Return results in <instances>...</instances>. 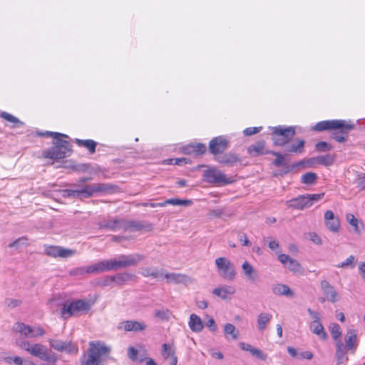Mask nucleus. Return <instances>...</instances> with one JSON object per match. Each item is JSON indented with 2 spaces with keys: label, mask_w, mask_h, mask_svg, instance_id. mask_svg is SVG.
Masks as SVG:
<instances>
[{
  "label": "nucleus",
  "mask_w": 365,
  "mask_h": 365,
  "mask_svg": "<svg viewBox=\"0 0 365 365\" xmlns=\"http://www.w3.org/2000/svg\"><path fill=\"white\" fill-rule=\"evenodd\" d=\"M108 185L103 183H95L86 185L76 190H63L62 196L64 197H76L79 199L88 198L96 193L103 192L108 190Z\"/></svg>",
  "instance_id": "1"
},
{
  "label": "nucleus",
  "mask_w": 365,
  "mask_h": 365,
  "mask_svg": "<svg viewBox=\"0 0 365 365\" xmlns=\"http://www.w3.org/2000/svg\"><path fill=\"white\" fill-rule=\"evenodd\" d=\"M88 356L82 360V365H101V358L109 354L110 349L100 342H90Z\"/></svg>",
  "instance_id": "2"
},
{
  "label": "nucleus",
  "mask_w": 365,
  "mask_h": 365,
  "mask_svg": "<svg viewBox=\"0 0 365 365\" xmlns=\"http://www.w3.org/2000/svg\"><path fill=\"white\" fill-rule=\"evenodd\" d=\"M202 178L206 182L217 186L230 185L235 181L232 177H227L216 167H211L204 170Z\"/></svg>",
  "instance_id": "3"
},
{
  "label": "nucleus",
  "mask_w": 365,
  "mask_h": 365,
  "mask_svg": "<svg viewBox=\"0 0 365 365\" xmlns=\"http://www.w3.org/2000/svg\"><path fill=\"white\" fill-rule=\"evenodd\" d=\"M324 193H319L299 195L297 197L287 200L286 205L289 208L302 210L310 207L314 202L320 200L324 197Z\"/></svg>",
  "instance_id": "4"
},
{
  "label": "nucleus",
  "mask_w": 365,
  "mask_h": 365,
  "mask_svg": "<svg viewBox=\"0 0 365 365\" xmlns=\"http://www.w3.org/2000/svg\"><path fill=\"white\" fill-rule=\"evenodd\" d=\"M20 347L41 360L51 363H55L57 360L56 355L50 354L47 349L41 344H30L28 341H24L20 344Z\"/></svg>",
  "instance_id": "5"
},
{
  "label": "nucleus",
  "mask_w": 365,
  "mask_h": 365,
  "mask_svg": "<svg viewBox=\"0 0 365 365\" xmlns=\"http://www.w3.org/2000/svg\"><path fill=\"white\" fill-rule=\"evenodd\" d=\"M91 307V304L84 299H77L70 302L68 304H64L61 308V316L64 319L72 316L78 315L83 312H87Z\"/></svg>",
  "instance_id": "6"
},
{
  "label": "nucleus",
  "mask_w": 365,
  "mask_h": 365,
  "mask_svg": "<svg viewBox=\"0 0 365 365\" xmlns=\"http://www.w3.org/2000/svg\"><path fill=\"white\" fill-rule=\"evenodd\" d=\"M272 139L275 145L284 146L290 143L296 132L294 127L277 126L272 128Z\"/></svg>",
  "instance_id": "7"
},
{
  "label": "nucleus",
  "mask_w": 365,
  "mask_h": 365,
  "mask_svg": "<svg viewBox=\"0 0 365 365\" xmlns=\"http://www.w3.org/2000/svg\"><path fill=\"white\" fill-rule=\"evenodd\" d=\"M53 144L52 148L43 151L44 158L54 160L62 159L66 156L68 153L71 152L69 143L66 140L56 139Z\"/></svg>",
  "instance_id": "8"
},
{
  "label": "nucleus",
  "mask_w": 365,
  "mask_h": 365,
  "mask_svg": "<svg viewBox=\"0 0 365 365\" xmlns=\"http://www.w3.org/2000/svg\"><path fill=\"white\" fill-rule=\"evenodd\" d=\"M140 254L121 255L118 257L111 258L113 270L136 266L144 259Z\"/></svg>",
  "instance_id": "9"
},
{
  "label": "nucleus",
  "mask_w": 365,
  "mask_h": 365,
  "mask_svg": "<svg viewBox=\"0 0 365 365\" xmlns=\"http://www.w3.org/2000/svg\"><path fill=\"white\" fill-rule=\"evenodd\" d=\"M354 128V125L346 123L344 120H324L317 123L314 127L313 130L318 132H322L327 130L341 129L342 132L346 133Z\"/></svg>",
  "instance_id": "10"
},
{
  "label": "nucleus",
  "mask_w": 365,
  "mask_h": 365,
  "mask_svg": "<svg viewBox=\"0 0 365 365\" xmlns=\"http://www.w3.org/2000/svg\"><path fill=\"white\" fill-rule=\"evenodd\" d=\"M216 267L222 277L228 281H232L236 274L234 264L225 257H218L215 259Z\"/></svg>",
  "instance_id": "11"
},
{
  "label": "nucleus",
  "mask_w": 365,
  "mask_h": 365,
  "mask_svg": "<svg viewBox=\"0 0 365 365\" xmlns=\"http://www.w3.org/2000/svg\"><path fill=\"white\" fill-rule=\"evenodd\" d=\"M14 329L16 331L20 332L21 334L24 336L28 338H34L38 336H43L45 334L43 329L41 327H31L21 322H17L15 324Z\"/></svg>",
  "instance_id": "12"
},
{
  "label": "nucleus",
  "mask_w": 365,
  "mask_h": 365,
  "mask_svg": "<svg viewBox=\"0 0 365 365\" xmlns=\"http://www.w3.org/2000/svg\"><path fill=\"white\" fill-rule=\"evenodd\" d=\"M44 251L46 255L49 257L61 258H68L76 253L74 250L64 248L61 246H47Z\"/></svg>",
  "instance_id": "13"
},
{
  "label": "nucleus",
  "mask_w": 365,
  "mask_h": 365,
  "mask_svg": "<svg viewBox=\"0 0 365 365\" xmlns=\"http://www.w3.org/2000/svg\"><path fill=\"white\" fill-rule=\"evenodd\" d=\"M320 288L324 296L331 303H335L339 299V296L334 286H332L327 280L324 279L320 282Z\"/></svg>",
  "instance_id": "14"
},
{
  "label": "nucleus",
  "mask_w": 365,
  "mask_h": 365,
  "mask_svg": "<svg viewBox=\"0 0 365 365\" xmlns=\"http://www.w3.org/2000/svg\"><path fill=\"white\" fill-rule=\"evenodd\" d=\"M227 148L228 141L222 136L214 138L209 144L210 152L215 155L224 152Z\"/></svg>",
  "instance_id": "15"
},
{
  "label": "nucleus",
  "mask_w": 365,
  "mask_h": 365,
  "mask_svg": "<svg viewBox=\"0 0 365 365\" xmlns=\"http://www.w3.org/2000/svg\"><path fill=\"white\" fill-rule=\"evenodd\" d=\"M278 259L292 272L302 273L303 272V269L299 262L291 258L288 255L281 254L278 256Z\"/></svg>",
  "instance_id": "16"
},
{
  "label": "nucleus",
  "mask_w": 365,
  "mask_h": 365,
  "mask_svg": "<svg viewBox=\"0 0 365 365\" xmlns=\"http://www.w3.org/2000/svg\"><path fill=\"white\" fill-rule=\"evenodd\" d=\"M124 219L114 218L107 221L100 222L98 226L100 229H106L110 231H124Z\"/></svg>",
  "instance_id": "17"
},
{
  "label": "nucleus",
  "mask_w": 365,
  "mask_h": 365,
  "mask_svg": "<svg viewBox=\"0 0 365 365\" xmlns=\"http://www.w3.org/2000/svg\"><path fill=\"white\" fill-rule=\"evenodd\" d=\"M346 349L354 354L358 346L357 331L355 329H348L345 335Z\"/></svg>",
  "instance_id": "18"
},
{
  "label": "nucleus",
  "mask_w": 365,
  "mask_h": 365,
  "mask_svg": "<svg viewBox=\"0 0 365 365\" xmlns=\"http://www.w3.org/2000/svg\"><path fill=\"white\" fill-rule=\"evenodd\" d=\"M165 279H167L168 283L174 284H189L192 282V279L181 273H166L163 274Z\"/></svg>",
  "instance_id": "19"
},
{
  "label": "nucleus",
  "mask_w": 365,
  "mask_h": 365,
  "mask_svg": "<svg viewBox=\"0 0 365 365\" xmlns=\"http://www.w3.org/2000/svg\"><path fill=\"white\" fill-rule=\"evenodd\" d=\"M92 274L113 270L111 259H104L91 264Z\"/></svg>",
  "instance_id": "20"
},
{
  "label": "nucleus",
  "mask_w": 365,
  "mask_h": 365,
  "mask_svg": "<svg viewBox=\"0 0 365 365\" xmlns=\"http://www.w3.org/2000/svg\"><path fill=\"white\" fill-rule=\"evenodd\" d=\"M215 160L223 165L232 167L240 162V158L235 154L227 153L215 157Z\"/></svg>",
  "instance_id": "21"
},
{
  "label": "nucleus",
  "mask_w": 365,
  "mask_h": 365,
  "mask_svg": "<svg viewBox=\"0 0 365 365\" xmlns=\"http://www.w3.org/2000/svg\"><path fill=\"white\" fill-rule=\"evenodd\" d=\"M120 324V327H123V329L126 331L138 332L146 329V325L143 322L127 320L123 322Z\"/></svg>",
  "instance_id": "22"
},
{
  "label": "nucleus",
  "mask_w": 365,
  "mask_h": 365,
  "mask_svg": "<svg viewBox=\"0 0 365 365\" xmlns=\"http://www.w3.org/2000/svg\"><path fill=\"white\" fill-rule=\"evenodd\" d=\"M346 349L341 341L339 340L336 342L335 357L337 364H346L349 361V357L346 355Z\"/></svg>",
  "instance_id": "23"
},
{
  "label": "nucleus",
  "mask_w": 365,
  "mask_h": 365,
  "mask_svg": "<svg viewBox=\"0 0 365 365\" xmlns=\"http://www.w3.org/2000/svg\"><path fill=\"white\" fill-rule=\"evenodd\" d=\"M272 291L274 294L279 296H285L287 297L294 296L293 291L287 285L281 283L273 284Z\"/></svg>",
  "instance_id": "24"
},
{
  "label": "nucleus",
  "mask_w": 365,
  "mask_h": 365,
  "mask_svg": "<svg viewBox=\"0 0 365 365\" xmlns=\"http://www.w3.org/2000/svg\"><path fill=\"white\" fill-rule=\"evenodd\" d=\"M235 288L232 286H225L222 287L215 288L212 290L213 294L219 297L222 299H227L229 296L232 295L235 293Z\"/></svg>",
  "instance_id": "25"
},
{
  "label": "nucleus",
  "mask_w": 365,
  "mask_h": 365,
  "mask_svg": "<svg viewBox=\"0 0 365 365\" xmlns=\"http://www.w3.org/2000/svg\"><path fill=\"white\" fill-rule=\"evenodd\" d=\"M239 346L242 350L249 351L252 356H255L262 361H265L267 359V355L265 354H264L261 350L252 346L251 344L240 342Z\"/></svg>",
  "instance_id": "26"
},
{
  "label": "nucleus",
  "mask_w": 365,
  "mask_h": 365,
  "mask_svg": "<svg viewBox=\"0 0 365 365\" xmlns=\"http://www.w3.org/2000/svg\"><path fill=\"white\" fill-rule=\"evenodd\" d=\"M266 153L276 156L275 160L273 161V165L274 166L287 167L288 161L289 160V155L287 154H282L280 153L272 150H267Z\"/></svg>",
  "instance_id": "27"
},
{
  "label": "nucleus",
  "mask_w": 365,
  "mask_h": 365,
  "mask_svg": "<svg viewBox=\"0 0 365 365\" xmlns=\"http://www.w3.org/2000/svg\"><path fill=\"white\" fill-rule=\"evenodd\" d=\"M188 324L190 329L194 332H200L204 327L200 317L195 314H190Z\"/></svg>",
  "instance_id": "28"
},
{
  "label": "nucleus",
  "mask_w": 365,
  "mask_h": 365,
  "mask_svg": "<svg viewBox=\"0 0 365 365\" xmlns=\"http://www.w3.org/2000/svg\"><path fill=\"white\" fill-rule=\"evenodd\" d=\"M242 268L247 279L255 282L258 279V274L257 271L248 262H245L242 265Z\"/></svg>",
  "instance_id": "29"
},
{
  "label": "nucleus",
  "mask_w": 365,
  "mask_h": 365,
  "mask_svg": "<svg viewBox=\"0 0 365 365\" xmlns=\"http://www.w3.org/2000/svg\"><path fill=\"white\" fill-rule=\"evenodd\" d=\"M265 143L264 141H258L255 144L251 145L249 146L247 151L248 153L253 155L257 156L263 154H267L266 151L264 152Z\"/></svg>",
  "instance_id": "30"
},
{
  "label": "nucleus",
  "mask_w": 365,
  "mask_h": 365,
  "mask_svg": "<svg viewBox=\"0 0 365 365\" xmlns=\"http://www.w3.org/2000/svg\"><path fill=\"white\" fill-rule=\"evenodd\" d=\"M75 143L80 147H85L87 148L91 154H93L96 152L97 143L93 140H81L76 138Z\"/></svg>",
  "instance_id": "31"
},
{
  "label": "nucleus",
  "mask_w": 365,
  "mask_h": 365,
  "mask_svg": "<svg viewBox=\"0 0 365 365\" xmlns=\"http://www.w3.org/2000/svg\"><path fill=\"white\" fill-rule=\"evenodd\" d=\"M305 142L304 140L296 139V143H289L286 146V151L289 153H301L303 151Z\"/></svg>",
  "instance_id": "32"
},
{
  "label": "nucleus",
  "mask_w": 365,
  "mask_h": 365,
  "mask_svg": "<svg viewBox=\"0 0 365 365\" xmlns=\"http://www.w3.org/2000/svg\"><path fill=\"white\" fill-rule=\"evenodd\" d=\"M192 204V201L191 200H181L178 198H171L165 200L163 202L160 203L161 206H165L167 205H173L176 206H190Z\"/></svg>",
  "instance_id": "33"
},
{
  "label": "nucleus",
  "mask_w": 365,
  "mask_h": 365,
  "mask_svg": "<svg viewBox=\"0 0 365 365\" xmlns=\"http://www.w3.org/2000/svg\"><path fill=\"white\" fill-rule=\"evenodd\" d=\"M310 329L312 331L322 339H327V334L324 331V327L321 322L311 323Z\"/></svg>",
  "instance_id": "34"
},
{
  "label": "nucleus",
  "mask_w": 365,
  "mask_h": 365,
  "mask_svg": "<svg viewBox=\"0 0 365 365\" xmlns=\"http://www.w3.org/2000/svg\"><path fill=\"white\" fill-rule=\"evenodd\" d=\"M60 352H66L69 354H76L78 352V346L71 341H62V349H58Z\"/></svg>",
  "instance_id": "35"
},
{
  "label": "nucleus",
  "mask_w": 365,
  "mask_h": 365,
  "mask_svg": "<svg viewBox=\"0 0 365 365\" xmlns=\"http://www.w3.org/2000/svg\"><path fill=\"white\" fill-rule=\"evenodd\" d=\"M85 274H92L91 265L75 267L69 271L70 276L81 277Z\"/></svg>",
  "instance_id": "36"
},
{
  "label": "nucleus",
  "mask_w": 365,
  "mask_h": 365,
  "mask_svg": "<svg viewBox=\"0 0 365 365\" xmlns=\"http://www.w3.org/2000/svg\"><path fill=\"white\" fill-rule=\"evenodd\" d=\"M123 227L124 231H135L143 230L145 227V225L140 222L134 220H127L124 219Z\"/></svg>",
  "instance_id": "37"
},
{
  "label": "nucleus",
  "mask_w": 365,
  "mask_h": 365,
  "mask_svg": "<svg viewBox=\"0 0 365 365\" xmlns=\"http://www.w3.org/2000/svg\"><path fill=\"white\" fill-rule=\"evenodd\" d=\"M272 314L269 313H260L257 317V327L262 331L265 329L266 324L272 319Z\"/></svg>",
  "instance_id": "38"
},
{
  "label": "nucleus",
  "mask_w": 365,
  "mask_h": 365,
  "mask_svg": "<svg viewBox=\"0 0 365 365\" xmlns=\"http://www.w3.org/2000/svg\"><path fill=\"white\" fill-rule=\"evenodd\" d=\"M335 158L334 155L328 154L326 155H319L315 157L313 160H317V163L320 165H323L324 166H329L332 165L334 162Z\"/></svg>",
  "instance_id": "39"
},
{
  "label": "nucleus",
  "mask_w": 365,
  "mask_h": 365,
  "mask_svg": "<svg viewBox=\"0 0 365 365\" xmlns=\"http://www.w3.org/2000/svg\"><path fill=\"white\" fill-rule=\"evenodd\" d=\"M113 277L114 282L117 285H123L132 279L133 274L130 273H119L113 275Z\"/></svg>",
  "instance_id": "40"
},
{
  "label": "nucleus",
  "mask_w": 365,
  "mask_h": 365,
  "mask_svg": "<svg viewBox=\"0 0 365 365\" xmlns=\"http://www.w3.org/2000/svg\"><path fill=\"white\" fill-rule=\"evenodd\" d=\"M224 332L227 335H230L231 338L236 340L239 338V331L230 323H227L224 326Z\"/></svg>",
  "instance_id": "41"
},
{
  "label": "nucleus",
  "mask_w": 365,
  "mask_h": 365,
  "mask_svg": "<svg viewBox=\"0 0 365 365\" xmlns=\"http://www.w3.org/2000/svg\"><path fill=\"white\" fill-rule=\"evenodd\" d=\"M0 116L4 118V120L13 123L12 127H19L22 125L24 123L19 120L16 117L12 115L11 114L6 113V112H2L0 115Z\"/></svg>",
  "instance_id": "42"
},
{
  "label": "nucleus",
  "mask_w": 365,
  "mask_h": 365,
  "mask_svg": "<svg viewBox=\"0 0 365 365\" xmlns=\"http://www.w3.org/2000/svg\"><path fill=\"white\" fill-rule=\"evenodd\" d=\"M346 219L349 222V223L354 227L355 232L359 234L361 231L359 227V220L356 218L353 214L351 213L346 214Z\"/></svg>",
  "instance_id": "43"
},
{
  "label": "nucleus",
  "mask_w": 365,
  "mask_h": 365,
  "mask_svg": "<svg viewBox=\"0 0 365 365\" xmlns=\"http://www.w3.org/2000/svg\"><path fill=\"white\" fill-rule=\"evenodd\" d=\"M140 273L144 277H152L153 278H158L160 274L156 268L152 267L143 268L142 269Z\"/></svg>",
  "instance_id": "44"
},
{
  "label": "nucleus",
  "mask_w": 365,
  "mask_h": 365,
  "mask_svg": "<svg viewBox=\"0 0 365 365\" xmlns=\"http://www.w3.org/2000/svg\"><path fill=\"white\" fill-rule=\"evenodd\" d=\"M339 268H345V267H351L354 268L355 267V257L354 255H350L345 261L341 262V263L336 265Z\"/></svg>",
  "instance_id": "45"
},
{
  "label": "nucleus",
  "mask_w": 365,
  "mask_h": 365,
  "mask_svg": "<svg viewBox=\"0 0 365 365\" xmlns=\"http://www.w3.org/2000/svg\"><path fill=\"white\" fill-rule=\"evenodd\" d=\"M336 130L332 133V138L339 143H343L346 141V138L345 135H346L349 131L346 133L342 132L341 129H336Z\"/></svg>",
  "instance_id": "46"
},
{
  "label": "nucleus",
  "mask_w": 365,
  "mask_h": 365,
  "mask_svg": "<svg viewBox=\"0 0 365 365\" xmlns=\"http://www.w3.org/2000/svg\"><path fill=\"white\" fill-rule=\"evenodd\" d=\"M27 241H28V239L26 237H21L16 239L14 242H11L9 245V247L11 248L18 249L22 246L26 245Z\"/></svg>",
  "instance_id": "47"
},
{
  "label": "nucleus",
  "mask_w": 365,
  "mask_h": 365,
  "mask_svg": "<svg viewBox=\"0 0 365 365\" xmlns=\"http://www.w3.org/2000/svg\"><path fill=\"white\" fill-rule=\"evenodd\" d=\"M327 227L333 232H337L340 227L339 220L335 219L334 220H329L325 222Z\"/></svg>",
  "instance_id": "48"
},
{
  "label": "nucleus",
  "mask_w": 365,
  "mask_h": 365,
  "mask_svg": "<svg viewBox=\"0 0 365 365\" xmlns=\"http://www.w3.org/2000/svg\"><path fill=\"white\" fill-rule=\"evenodd\" d=\"M317 179V175L314 173H307L302 176V182L304 184H312Z\"/></svg>",
  "instance_id": "49"
},
{
  "label": "nucleus",
  "mask_w": 365,
  "mask_h": 365,
  "mask_svg": "<svg viewBox=\"0 0 365 365\" xmlns=\"http://www.w3.org/2000/svg\"><path fill=\"white\" fill-rule=\"evenodd\" d=\"M315 148L318 152H324L331 150L333 147L324 141H320L315 145Z\"/></svg>",
  "instance_id": "50"
},
{
  "label": "nucleus",
  "mask_w": 365,
  "mask_h": 365,
  "mask_svg": "<svg viewBox=\"0 0 365 365\" xmlns=\"http://www.w3.org/2000/svg\"><path fill=\"white\" fill-rule=\"evenodd\" d=\"M331 334L334 339H339L341 335L340 326L337 324H333L331 327Z\"/></svg>",
  "instance_id": "51"
},
{
  "label": "nucleus",
  "mask_w": 365,
  "mask_h": 365,
  "mask_svg": "<svg viewBox=\"0 0 365 365\" xmlns=\"http://www.w3.org/2000/svg\"><path fill=\"white\" fill-rule=\"evenodd\" d=\"M62 341L57 339H48V342L50 346L56 351H58V349H62Z\"/></svg>",
  "instance_id": "52"
},
{
  "label": "nucleus",
  "mask_w": 365,
  "mask_h": 365,
  "mask_svg": "<svg viewBox=\"0 0 365 365\" xmlns=\"http://www.w3.org/2000/svg\"><path fill=\"white\" fill-rule=\"evenodd\" d=\"M5 304L10 309L17 307L21 304V301L17 299L7 298L4 301Z\"/></svg>",
  "instance_id": "53"
},
{
  "label": "nucleus",
  "mask_w": 365,
  "mask_h": 365,
  "mask_svg": "<svg viewBox=\"0 0 365 365\" xmlns=\"http://www.w3.org/2000/svg\"><path fill=\"white\" fill-rule=\"evenodd\" d=\"M175 354V351L170 349L167 344H163L162 346V355L165 359L172 356Z\"/></svg>",
  "instance_id": "54"
},
{
  "label": "nucleus",
  "mask_w": 365,
  "mask_h": 365,
  "mask_svg": "<svg viewBox=\"0 0 365 365\" xmlns=\"http://www.w3.org/2000/svg\"><path fill=\"white\" fill-rule=\"evenodd\" d=\"M170 312L168 309H160L155 311V316L163 320H168L169 319Z\"/></svg>",
  "instance_id": "55"
},
{
  "label": "nucleus",
  "mask_w": 365,
  "mask_h": 365,
  "mask_svg": "<svg viewBox=\"0 0 365 365\" xmlns=\"http://www.w3.org/2000/svg\"><path fill=\"white\" fill-rule=\"evenodd\" d=\"M194 154L201 155L206 152V146L202 143L193 144Z\"/></svg>",
  "instance_id": "56"
},
{
  "label": "nucleus",
  "mask_w": 365,
  "mask_h": 365,
  "mask_svg": "<svg viewBox=\"0 0 365 365\" xmlns=\"http://www.w3.org/2000/svg\"><path fill=\"white\" fill-rule=\"evenodd\" d=\"M309 239L316 245H322V240L316 232H309L308 234Z\"/></svg>",
  "instance_id": "57"
},
{
  "label": "nucleus",
  "mask_w": 365,
  "mask_h": 365,
  "mask_svg": "<svg viewBox=\"0 0 365 365\" xmlns=\"http://www.w3.org/2000/svg\"><path fill=\"white\" fill-rule=\"evenodd\" d=\"M262 127H251L244 130L243 133L245 135L250 136L259 133Z\"/></svg>",
  "instance_id": "58"
},
{
  "label": "nucleus",
  "mask_w": 365,
  "mask_h": 365,
  "mask_svg": "<svg viewBox=\"0 0 365 365\" xmlns=\"http://www.w3.org/2000/svg\"><path fill=\"white\" fill-rule=\"evenodd\" d=\"M307 312L309 313L310 317L313 319L312 323L320 322V316L319 312L313 311L310 308L307 309Z\"/></svg>",
  "instance_id": "59"
},
{
  "label": "nucleus",
  "mask_w": 365,
  "mask_h": 365,
  "mask_svg": "<svg viewBox=\"0 0 365 365\" xmlns=\"http://www.w3.org/2000/svg\"><path fill=\"white\" fill-rule=\"evenodd\" d=\"M238 239L242 242L243 246L250 247L252 245L251 242L248 240L247 235L245 233H240L238 235Z\"/></svg>",
  "instance_id": "60"
},
{
  "label": "nucleus",
  "mask_w": 365,
  "mask_h": 365,
  "mask_svg": "<svg viewBox=\"0 0 365 365\" xmlns=\"http://www.w3.org/2000/svg\"><path fill=\"white\" fill-rule=\"evenodd\" d=\"M42 135L53 137L55 140H56V139H59V137H65V138L68 137L66 135L61 134L60 133H56V132H51V131H46V133H42Z\"/></svg>",
  "instance_id": "61"
},
{
  "label": "nucleus",
  "mask_w": 365,
  "mask_h": 365,
  "mask_svg": "<svg viewBox=\"0 0 365 365\" xmlns=\"http://www.w3.org/2000/svg\"><path fill=\"white\" fill-rule=\"evenodd\" d=\"M128 355L131 360L134 361L137 358L138 350L135 348L130 346L128 348Z\"/></svg>",
  "instance_id": "62"
},
{
  "label": "nucleus",
  "mask_w": 365,
  "mask_h": 365,
  "mask_svg": "<svg viewBox=\"0 0 365 365\" xmlns=\"http://www.w3.org/2000/svg\"><path fill=\"white\" fill-rule=\"evenodd\" d=\"M356 183L361 190H365V173L358 178Z\"/></svg>",
  "instance_id": "63"
},
{
  "label": "nucleus",
  "mask_w": 365,
  "mask_h": 365,
  "mask_svg": "<svg viewBox=\"0 0 365 365\" xmlns=\"http://www.w3.org/2000/svg\"><path fill=\"white\" fill-rule=\"evenodd\" d=\"M312 358H313V354L311 351H306L301 352L299 354V359H307L310 360Z\"/></svg>",
  "instance_id": "64"
}]
</instances>
